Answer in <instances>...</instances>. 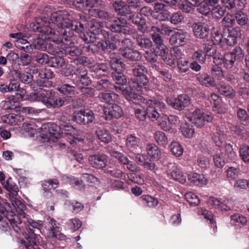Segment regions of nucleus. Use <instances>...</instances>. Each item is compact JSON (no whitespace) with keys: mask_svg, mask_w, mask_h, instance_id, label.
<instances>
[{"mask_svg":"<svg viewBox=\"0 0 249 249\" xmlns=\"http://www.w3.org/2000/svg\"><path fill=\"white\" fill-rule=\"evenodd\" d=\"M126 23L127 21L124 18L113 16L109 22H106V27L112 32L127 35L129 31Z\"/></svg>","mask_w":249,"mask_h":249,"instance_id":"obj_5","label":"nucleus"},{"mask_svg":"<svg viewBox=\"0 0 249 249\" xmlns=\"http://www.w3.org/2000/svg\"><path fill=\"white\" fill-rule=\"evenodd\" d=\"M72 101V98L71 96L58 97L56 98L55 97V92H54L51 101L50 103V104L49 108L59 107L63 105H66L68 103H70Z\"/></svg>","mask_w":249,"mask_h":249,"instance_id":"obj_28","label":"nucleus"},{"mask_svg":"<svg viewBox=\"0 0 249 249\" xmlns=\"http://www.w3.org/2000/svg\"><path fill=\"white\" fill-rule=\"evenodd\" d=\"M83 26V29L81 31L74 30V32L80 33V36L86 43H89L88 47L91 50L93 49L94 47L97 48V44L98 41H97V38L98 37H95L92 34H90V32L85 33L83 32L84 30V25L81 23Z\"/></svg>","mask_w":249,"mask_h":249,"instance_id":"obj_24","label":"nucleus"},{"mask_svg":"<svg viewBox=\"0 0 249 249\" xmlns=\"http://www.w3.org/2000/svg\"><path fill=\"white\" fill-rule=\"evenodd\" d=\"M147 116L152 121L157 120L160 116L158 109L153 105L152 100L146 101Z\"/></svg>","mask_w":249,"mask_h":249,"instance_id":"obj_34","label":"nucleus"},{"mask_svg":"<svg viewBox=\"0 0 249 249\" xmlns=\"http://www.w3.org/2000/svg\"><path fill=\"white\" fill-rule=\"evenodd\" d=\"M199 82L206 86H214V80L211 76L204 74L202 76L198 77Z\"/></svg>","mask_w":249,"mask_h":249,"instance_id":"obj_57","label":"nucleus"},{"mask_svg":"<svg viewBox=\"0 0 249 249\" xmlns=\"http://www.w3.org/2000/svg\"><path fill=\"white\" fill-rule=\"evenodd\" d=\"M170 149L172 154L176 157L181 156L183 149L181 145L178 142H172L170 145Z\"/></svg>","mask_w":249,"mask_h":249,"instance_id":"obj_55","label":"nucleus"},{"mask_svg":"<svg viewBox=\"0 0 249 249\" xmlns=\"http://www.w3.org/2000/svg\"><path fill=\"white\" fill-rule=\"evenodd\" d=\"M154 138L156 143L163 147L166 146L168 144V138L165 134L161 131H156L154 134Z\"/></svg>","mask_w":249,"mask_h":249,"instance_id":"obj_45","label":"nucleus"},{"mask_svg":"<svg viewBox=\"0 0 249 249\" xmlns=\"http://www.w3.org/2000/svg\"><path fill=\"white\" fill-rule=\"evenodd\" d=\"M227 110V106L222 100L213 106V111L216 113L223 114Z\"/></svg>","mask_w":249,"mask_h":249,"instance_id":"obj_58","label":"nucleus"},{"mask_svg":"<svg viewBox=\"0 0 249 249\" xmlns=\"http://www.w3.org/2000/svg\"><path fill=\"white\" fill-rule=\"evenodd\" d=\"M213 21L207 18L203 22L194 23L192 25L194 36L197 38L205 39L210 34V27L212 26Z\"/></svg>","mask_w":249,"mask_h":249,"instance_id":"obj_4","label":"nucleus"},{"mask_svg":"<svg viewBox=\"0 0 249 249\" xmlns=\"http://www.w3.org/2000/svg\"><path fill=\"white\" fill-rule=\"evenodd\" d=\"M46 18H36L35 22L30 25L35 32H39L48 36L45 39L55 44H65L64 41H70L71 38L74 35V30L81 31L83 26L80 22L71 21L67 11H58L53 13L51 16L52 22L57 26V32L61 36L56 34L54 30L49 26V23L45 19Z\"/></svg>","mask_w":249,"mask_h":249,"instance_id":"obj_1","label":"nucleus"},{"mask_svg":"<svg viewBox=\"0 0 249 249\" xmlns=\"http://www.w3.org/2000/svg\"><path fill=\"white\" fill-rule=\"evenodd\" d=\"M77 66H80V63H76L73 65L71 63H61L60 73L65 76L76 75Z\"/></svg>","mask_w":249,"mask_h":249,"instance_id":"obj_27","label":"nucleus"},{"mask_svg":"<svg viewBox=\"0 0 249 249\" xmlns=\"http://www.w3.org/2000/svg\"><path fill=\"white\" fill-rule=\"evenodd\" d=\"M133 39L135 40L137 44L141 48H149L152 45V42L151 40L143 35L135 34Z\"/></svg>","mask_w":249,"mask_h":249,"instance_id":"obj_32","label":"nucleus"},{"mask_svg":"<svg viewBox=\"0 0 249 249\" xmlns=\"http://www.w3.org/2000/svg\"><path fill=\"white\" fill-rule=\"evenodd\" d=\"M187 33L182 30L174 33L170 38V43L175 46H182L187 42Z\"/></svg>","mask_w":249,"mask_h":249,"instance_id":"obj_23","label":"nucleus"},{"mask_svg":"<svg viewBox=\"0 0 249 249\" xmlns=\"http://www.w3.org/2000/svg\"><path fill=\"white\" fill-rule=\"evenodd\" d=\"M180 130L182 134L186 138L193 137L195 133L193 125L188 123L182 124L180 126Z\"/></svg>","mask_w":249,"mask_h":249,"instance_id":"obj_51","label":"nucleus"},{"mask_svg":"<svg viewBox=\"0 0 249 249\" xmlns=\"http://www.w3.org/2000/svg\"><path fill=\"white\" fill-rule=\"evenodd\" d=\"M240 156L245 162L249 161V146L243 145L240 149Z\"/></svg>","mask_w":249,"mask_h":249,"instance_id":"obj_64","label":"nucleus"},{"mask_svg":"<svg viewBox=\"0 0 249 249\" xmlns=\"http://www.w3.org/2000/svg\"><path fill=\"white\" fill-rule=\"evenodd\" d=\"M217 131L213 136L212 139L217 146L221 147L226 144L225 139L227 131L224 128L222 130L217 129Z\"/></svg>","mask_w":249,"mask_h":249,"instance_id":"obj_31","label":"nucleus"},{"mask_svg":"<svg viewBox=\"0 0 249 249\" xmlns=\"http://www.w3.org/2000/svg\"><path fill=\"white\" fill-rule=\"evenodd\" d=\"M111 67L113 69L116 73H113V78L116 80V85L125 84L126 80L122 75V72L125 70L124 63H109Z\"/></svg>","mask_w":249,"mask_h":249,"instance_id":"obj_17","label":"nucleus"},{"mask_svg":"<svg viewBox=\"0 0 249 249\" xmlns=\"http://www.w3.org/2000/svg\"><path fill=\"white\" fill-rule=\"evenodd\" d=\"M59 185L58 180L57 179H50L44 180L42 186L45 192H49L51 189H55Z\"/></svg>","mask_w":249,"mask_h":249,"instance_id":"obj_47","label":"nucleus"},{"mask_svg":"<svg viewBox=\"0 0 249 249\" xmlns=\"http://www.w3.org/2000/svg\"><path fill=\"white\" fill-rule=\"evenodd\" d=\"M66 52L69 53V54L71 57H70L71 59V62H73L76 60L78 61V62H88L89 61L86 56H79L80 52L77 49L75 48H68ZM69 57L70 58V57Z\"/></svg>","mask_w":249,"mask_h":249,"instance_id":"obj_35","label":"nucleus"},{"mask_svg":"<svg viewBox=\"0 0 249 249\" xmlns=\"http://www.w3.org/2000/svg\"><path fill=\"white\" fill-rule=\"evenodd\" d=\"M36 60L37 62H54L56 61L55 57H51L49 58V56L45 53H40L36 56Z\"/></svg>","mask_w":249,"mask_h":249,"instance_id":"obj_59","label":"nucleus"},{"mask_svg":"<svg viewBox=\"0 0 249 249\" xmlns=\"http://www.w3.org/2000/svg\"><path fill=\"white\" fill-rule=\"evenodd\" d=\"M159 54H160V52H159L158 51H156L155 52H146L145 57L149 62H152V61L155 62L157 61L158 59L159 60H160V59L162 60V58L159 56Z\"/></svg>","mask_w":249,"mask_h":249,"instance_id":"obj_62","label":"nucleus"},{"mask_svg":"<svg viewBox=\"0 0 249 249\" xmlns=\"http://www.w3.org/2000/svg\"><path fill=\"white\" fill-rule=\"evenodd\" d=\"M147 153L151 160H158L161 158V152L155 143H149L146 147Z\"/></svg>","mask_w":249,"mask_h":249,"instance_id":"obj_33","label":"nucleus"},{"mask_svg":"<svg viewBox=\"0 0 249 249\" xmlns=\"http://www.w3.org/2000/svg\"><path fill=\"white\" fill-rule=\"evenodd\" d=\"M168 174L173 179L181 184L185 183L186 181V175L174 165H172V168L169 170Z\"/></svg>","mask_w":249,"mask_h":249,"instance_id":"obj_26","label":"nucleus"},{"mask_svg":"<svg viewBox=\"0 0 249 249\" xmlns=\"http://www.w3.org/2000/svg\"><path fill=\"white\" fill-rule=\"evenodd\" d=\"M185 198L191 205L196 206L198 205L200 202V199L197 196L192 192L186 193Z\"/></svg>","mask_w":249,"mask_h":249,"instance_id":"obj_56","label":"nucleus"},{"mask_svg":"<svg viewBox=\"0 0 249 249\" xmlns=\"http://www.w3.org/2000/svg\"><path fill=\"white\" fill-rule=\"evenodd\" d=\"M224 58L225 62L242 61L244 58V54L240 47H236L232 52L226 53L224 55Z\"/></svg>","mask_w":249,"mask_h":249,"instance_id":"obj_21","label":"nucleus"},{"mask_svg":"<svg viewBox=\"0 0 249 249\" xmlns=\"http://www.w3.org/2000/svg\"><path fill=\"white\" fill-rule=\"evenodd\" d=\"M198 215H201L204 218L210 221L211 224H214L215 222L213 220V215L211 212L206 209L201 208L198 211Z\"/></svg>","mask_w":249,"mask_h":249,"instance_id":"obj_60","label":"nucleus"},{"mask_svg":"<svg viewBox=\"0 0 249 249\" xmlns=\"http://www.w3.org/2000/svg\"><path fill=\"white\" fill-rule=\"evenodd\" d=\"M83 63H80V66H77L76 79H74L75 84L80 87L87 86L90 83V80L87 76V72Z\"/></svg>","mask_w":249,"mask_h":249,"instance_id":"obj_16","label":"nucleus"},{"mask_svg":"<svg viewBox=\"0 0 249 249\" xmlns=\"http://www.w3.org/2000/svg\"><path fill=\"white\" fill-rule=\"evenodd\" d=\"M47 220L48 224L50 225V227L47 229V234L48 237L60 240H65L66 236L59 231V224L56 221L52 218H49Z\"/></svg>","mask_w":249,"mask_h":249,"instance_id":"obj_11","label":"nucleus"},{"mask_svg":"<svg viewBox=\"0 0 249 249\" xmlns=\"http://www.w3.org/2000/svg\"><path fill=\"white\" fill-rule=\"evenodd\" d=\"M122 56L128 60L133 61H139L141 58L140 53L132 49H125L122 53Z\"/></svg>","mask_w":249,"mask_h":249,"instance_id":"obj_40","label":"nucleus"},{"mask_svg":"<svg viewBox=\"0 0 249 249\" xmlns=\"http://www.w3.org/2000/svg\"><path fill=\"white\" fill-rule=\"evenodd\" d=\"M188 179L196 186H202L207 183V179L203 175L193 173L188 175Z\"/></svg>","mask_w":249,"mask_h":249,"instance_id":"obj_36","label":"nucleus"},{"mask_svg":"<svg viewBox=\"0 0 249 249\" xmlns=\"http://www.w3.org/2000/svg\"><path fill=\"white\" fill-rule=\"evenodd\" d=\"M3 187L9 192L11 202L12 204L13 199H18L15 196L18 195V188L17 184L13 181L11 178H9L7 180L3 183Z\"/></svg>","mask_w":249,"mask_h":249,"instance_id":"obj_25","label":"nucleus"},{"mask_svg":"<svg viewBox=\"0 0 249 249\" xmlns=\"http://www.w3.org/2000/svg\"><path fill=\"white\" fill-rule=\"evenodd\" d=\"M228 35L227 37L224 38L223 44L233 46L237 43V38L241 36V29L239 27H236L231 29H228Z\"/></svg>","mask_w":249,"mask_h":249,"instance_id":"obj_19","label":"nucleus"},{"mask_svg":"<svg viewBox=\"0 0 249 249\" xmlns=\"http://www.w3.org/2000/svg\"><path fill=\"white\" fill-rule=\"evenodd\" d=\"M168 53H167V55ZM171 58L167 59L165 62H168L169 60H171L170 62H180V60L182 58V54L180 49L178 48H174L172 49L170 51Z\"/></svg>","mask_w":249,"mask_h":249,"instance_id":"obj_48","label":"nucleus"},{"mask_svg":"<svg viewBox=\"0 0 249 249\" xmlns=\"http://www.w3.org/2000/svg\"><path fill=\"white\" fill-rule=\"evenodd\" d=\"M93 15L100 19L107 20L109 22L113 16L107 11L97 8L94 9L91 11Z\"/></svg>","mask_w":249,"mask_h":249,"instance_id":"obj_42","label":"nucleus"},{"mask_svg":"<svg viewBox=\"0 0 249 249\" xmlns=\"http://www.w3.org/2000/svg\"><path fill=\"white\" fill-rule=\"evenodd\" d=\"M226 8L219 5L213 8L212 9L213 16L217 19L221 18L225 13Z\"/></svg>","mask_w":249,"mask_h":249,"instance_id":"obj_61","label":"nucleus"},{"mask_svg":"<svg viewBox=\"0 0 249 249\" xmlns=\"http://www.w3.org/2000/svg\"><path fill=\"white\" fill-rule=\"evenodd\" d=\"M94 120V113L91 110L81 109L73 114V120L80 124L89 125Z\"/></svg>","mask_w":249,"mask_h":249,"instance_id":"obj_7","label":"nucleus"},{"mask_svg":"<svg viewBox=\"0 0 249 249\" xmlns=\"http://www.w3.org/2000/svg\"><path fill=\"white\" fill-rule=\"evenodd\" d=\"M112 7L117 14L120 16H126L130 12L127 3L122 0L115 3Z\"/></svg>","mask_w":249,"mask_h":249,"instance_id":"obj_39","label":"nucleus"},{"mask_svg":"<svg viewBox=\"0 0 249 249\" xmlns=\"http://www.w3.org/2000/svg\"><path fill=\"white\" fill-rule=\"evenodd\" d=\"M114 85L113 88L116 90L122 93L125 98L135 104H139L140 101H142V97L139 93H137L135 91H142V87L147 84H143V79L136 78L132 80L129 83L128 87L124 88V85Z\"/></svg>","mask_w":249,"mask_h":249,"instance_id":"obj_3","label":"nucleus"},{"mask_svg":"<svg viewBox=\"0 0 249 249\" xmlns=\"http://www.w3.org/2000/svg\"><path fill=\"white\" fill-rule=\"evenodd\" d=\"M58 90L61 93L66 95H73L75 94L76 88L70 84H64L58 87Z\"/></svg>","mask_w":249,"mask_h":249,"instance_id":"obj_52","label":"nucleus"},{"mask_svg":"<svg viewBox=\"0 0 249 249\" xmlns=\"http://www.w3.org/2000/svg\"><path fill=\"white\" fill-rule=\"evenodd\" d=\"M141 199L144 205L149 207H154L158 204V200L151 196L143 195L141 197Z\"/></svg>","mask_w":249,"mask_h":249,"instance_id":"obj_54","label":"nucleus"},{"mask_svg":"<svg viewBox=\"0 0 249 249\" xmlns=\"http://www.w3.org/2000/svg\"><path fill=\"white\" fill-rule=\"evenodd\" d=\"M167 103L175 109L181 111L190 104V98L186 94L179 95L177 98H166Z\"/></svg>","mask_w":249,"mask_h":249,"instance_id":"obj_9","label":"nucleus"},{"mask_svg":"<svg viewBox=\"0 0 249 249\" xmlns=\"http://www.w3.org/2000/svg\"><path fill=\"white\" fill-rule=\"evenodd\" d=\"M216 89L219 93L226 96L233 98L235 96V91L229 85L219 84L216 86Z\"/></svg>","mask_w":249,"mask_h":249,"instance_id":"obj_43","label":"nucleus"},{"mask_svg":"<svg viewBox=\"0 0 249 249\" xmlns=\"http://www.w3.org/2000/svg\"><path fill=\"white\" fill-rule=\"evenodd\" d=\"M63 180L66 183H69L72 185L75 189L78 190H82L84 188V185L83 183V181L79 180L78 178H76L72 176H68L66 175L62 177Z\"/></svg>","mask_w":249,"mask_h":249,"instance_id":"obj_41","label":"nucleus"},{"mask_svg":"<svg viewBox=\"0 0 249 249\" xmlns=\"http://www.w3.org/2000/svg\"><path fill=\"white\" fill-rule=\"evenodd\" d=\"M47 39H43L40 37H37L35 39L31 45L36 49L39 50L45 51L47 48Z\"/></svg>","mask_w":249,"mask_h":249,"instance_id":"obj_49","label":"nucleus"},{"mask_svg":"<svg viewBox=\"0 0 249 249\" xmlns=\"http://www.w3.org/2000/svg\"><path fill=\"white\" fill-rule=\"evenodd\" d=\"M134 74L138 77V78L143 79V84H147L148 80L145 75L147 72L146 68L142 65H138L133 69Z\"/></svg>","mask_w":249,"mask_h":249,"instance_id":"obj_37","label":"nucleus"},{"mask_svg":"<svg viewBox=\"0 0 249 249\" xmlns=\"http://www.w3.org/2000/svg\"><path fill=\"white\" fill-rule=\"evenodd\" d=\"M0 107L5 110H14L19 107V102L14 96L7 97L0 104Z\"/></svg>","mask_w":249,"mask_h":249,"instance_id":"obj_29","label":"nucleus"},{"mask_svg":"<svg viewBox=\"0 0 249 249\" xmlns=\"http://www.w3.org/2000/svg\"><path fill=\"white\" fill-rule=\"evenodd\" d=\"M210 160L207 156L199 155L197 158V163L201 168L205 169L210 165Z\"/></svg>","mask_w":249,"mask_h":249,"instance_id":"obj_63","label":"nucleus"},{"mask_svg":"<svg viewBox=\"0 0 249 249\" xmlns=\"http://www.w3.org/2000/svg\"><path fill=\"white\" fill-rule=\"evenodd\" d=\"M152 31H157L160 34L168 36L170 35L173 31L171 27L163 23H161L158 26H152Z\"/></svg>","mask_w":249,"mask_h":249,"instance_id":"obj_50","label":"nucleus"},{"mask_svg":"<svg viewBox=\"0 0 249 249\" xmlns=\"http://www.w3.org/2000/svg\"><path fill=\"white\" fill-rule=\"evenodd\" d=\"M40 129L42 138L47 140V141H54L58 138L59 134L58 127L54 123H48L43 124Z\"/></svg>","mask_w":249,"mask_h":249,"instance_id":"obj_8","label":"nucleus"},{"mask_svg":"<svg viewBox=\"0 0 249 249\" xmlns=\"http://www.w3.org/2000/svg\"><path fill=\"white\" fill-rule=\"evenodd\" d=\"M247 222L246 217L240 213L234 214L231 217V224L237 228L245 225Z\"/></svg>","mask_w":249,"mask_h":249,"instance_id":"obj_38","label":"nucleus"},{"mask_svg":"<svg viewBox=\"0 0 249 249\" xmlns=\"http://www.w3.org/2000/svg\"><path fill=\"white\" fill-rule=\"evenodd\" d=\"M141 141L139 138L133 135L127 136L126 140V146L127 150L134 154L141 150Z\"/></svg>","mask_w":249,"mask_h":249,"instance_id":"obj_20","label":"nucleus"},{"mask_svg":"<svg viewBox=\"0 0 249 249\" xmlns=\"http://www.w3.org/2000/svg\"><path fill=\"white\" fill-rule=\"evenodd\" d=\"M150 32L153 41L156 44L158 50L160 51V54H159V56L162 58L163 61H165L167 59V49L163 44L161 34L157 31H152V27Z\"/></svg>","mask_w":249,"mask_h":249,"instance_id":"obj_13","label":"nucleus"},{"mask_svg":"<svg viewBox=\"0 0 249 249\" xmlns=\"http://www.w3.org/2000/svg\"><path fill=\"white\" fill-rule=\"evenodd\" d=\"M89 31L90 34H92L97 38V40H103V37H108V31H107L101 27L99 22L95 19H92L88 23Z\"/></svg>","mask_w":249,"mask_h":249,"instance_id":"obj_12","label":"nucleus"},{"mask_svg":"<svg viewBox=\"0 0 249 249\" xmlns=\"http://www.w3.org/2000/svg\"><path fill=\"white\" fill-rule=\"evenodd\" d=\"M53 92L52 90L40 89V90L33 93L32 97L36 101L41 102L49 108Z\"/></svg>","mask_w":249,"mask_h":249,"instance_id":"obj_15","label":"nucleus"},{"mask_svg":"<svg viewBox=\"0 0 249 249\" xmlns=\"http://www.w3.org/2000/svg\"><path fill=\"white\" fill-rule=\"evenodd\" d=\"M104 111L107 120L119 118L123 115L122 109L117 104H113L111 106L105 107Z\"/></svg>","mask_w":249,"mask_h":249,"instance_id":"obj_22","label":"nucleus"},{"mask_svg":"<svg viewBox=\"0 0 249 249\" xmlns=\"http://www.w3.org/2000/svg\"><path fill=\"white\" fill-rule=\"evenodd\" d=\"M108 37H103V39H106L105 42L103 40L98 41L97 44V48L102 51H105L107 47L111 50H115L120 45V40L118 35H112L108 32Z\"/></svg>","mask_w":249,"mask_h":249,"instance_id":"obj_10","label":"nucleus"},{"mask_svg":"<svg viewBox=\"0 0 249 249\" xmlns=\"http://www.w3.org/2000/svg\"><path fill=\"white\" fill-rule=\"evenodd\" d=\"M89 164L93 168L102 169L106 167L108 162V157L103 154H94L89 157Z\"/></svg>","mask_w":249,"mask_h":249,"instance_id":"obj_14","label":"nucleus"},{"mask_svg":"<svg viewBox=\"0 0 249 249\" xmlns=\"http://www.w3.org/2000/svg\"><path fill=\"white\" fill-rule=\"evenodd\" d=\"M100 98L103 101L107 103H111V102L117 101L119 99V96L114 92L106 91L101 94Z\"/></svg>","mask_w":249,"mask_h":249,"instance_id":"obj_46","label":"nucleus"},{"mask_svg":"<svg viewBox=\"0 0 249 249\" xmlns=\"http://www.w3.org/2000/svg\"><path fill=\"white\" fill-rule=\"evenodd\" d=\"M213 30L211 31V41L210 45L208 46H206L205 49L206 52L205 53L203 51H198L195 52L192 55L193 62H197L202 61L204 62L207 61L208 62H215V58L213 56L216 52L215 45H223V36L218 29L213 28Z\"/></svg>","mask_w":249,"mask_h":249,"instance_id":"obj_2","label":"nucleus"},{"mask_svg":"<svg viewBox=\"0 0 249 249\" xmlns=\"http://www.w3.org/2000/svg\"><path fill=\"white\" fill-rule=\"evenodd\" d=\"M38 76L40 79L37 80L36 84L39 87L49 88L52 86L53 83L49 79L53 77V74L49 70H41L39 71Z\"/></svg>","mask_w":249,"mask_h":249,"instance_id":"obj_18","label":"nucleus"},{"mask_svg":"<svg viewBox=\"0 0 249 249\" xmlns=\"http://www.w3.org/2000/svg\"><path fill=\"white\" fill-rule=\"evenodd\" d=\"M190 121L198 127L203 126L205 122H210L212 121L213 117L211 113H204L200 109L196 108L187 117Z\"/></svg>","mask_w":249,"mask_h":249,"instance_id":"obj_6","label":"nucleus"},{"mask_svg":"<svg viewBox=\"0 0 249 249\" xmlns=\"http://www.w3.org/2000/svg\"><path fill=\"white\" fill-rule=\"evenodd\" d=\"M240 172L239 167H229L226 171V177L229 179H235L240 175Z\"/></svg>","mask_w":249,"mask_h":249,"instance_id":"obj_53","label":"nucleus"},{"mask_svg":"<svg viewBox=\"0 0 249 249\" xmlns=\"http://www.w3.org/2000/svg\"><path fill=\"white\" fill-rule=\"evenodd\" d=\"M96 134L102 142L108 143L111 141L112 135L109 131L103 127H98L95 131Z\"/></svg>","mask_w":249,"mask_h":249,"instance_id":"obj_30","label":"nucleus"},{"mask_svg":"<svg viewBox=\"0 0 249 249\" xmlns=\"http://www.w3.org/2000/svg\"><path fill=\"white\" fill-rule=\"evenodd\" d=\"M246 0H233L228 3L227 8L232 12H240L244 8Z\"/></svg>","mask_w":249,"mask_h":249,"instance_id":"obj_44","label":"nucleus"}]
</instances>
